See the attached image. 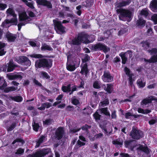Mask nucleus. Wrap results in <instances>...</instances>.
<instances>
[{"instance_id":"obj_35","label":"nucleus","mask_w":157,"mask_h":157,"mask_svg":"<svg viewBox=\"0 0 157 157\" xmlns=\"http://www.w3.org/2000/svg\"><path fill=\"white\" fill-rule=\"evenodd\" d=\"M151 111L148 109L144 110L141 108H139L138 109V112L140 113L143 114L148 113L151 112Z\"/></svg>"},{"instance_id":"obj_56","label":"nucleus","mask_w":157,"mask_h":157,"mask_svg":"<svg viewBox=\"0 0 157 157\" xmlns=\"http://www.w3.org/2000/svg\"><path fill=\"white\" fill-rule=\"evenodd\" d=\"M7 77L9 80L15 79L14 75H12L8 74L7 75Z\"/></svg>"},{"instance_id":"obj_31","label":"nucleus","mask_w":157,"mask_h":157,"mask_svg":"<svg viewBox=\"0 0 157 157\" xmlns=\"http://www.w3.org/2000/svg\"><path fill=\"white\" fill-rule=\"evenodd\" d=\"M10 23H11L9 20L6 19L2 23L1 25L3 27L8 28L10 26Z\"/></svg>"},{"instance_id":"obj_26","label":"nucleus","mask_w":157,"mask_h":157,"mask_svg":"<svg viewBox=\"0 0 157 157\" xmlns=\"http://www.w3.org/2000/svg\"><path fill=\"white\" fill-rule=\"evenodd\" d=\"M93 134V135L91 134L89 136L90 140L92 141L102 136V134L101 133H99L96 135L95 134L94 135V133Z\"/></svg>"},{"instance_id":"obj_47","label":"nucleus","mask_w":157,"mask_h":157,"mask_svg":"<svg viewBox=\"0 0 157 157\" xmlns=\"http://www.w3.org/2000/svg\"><path fill=\"white\" fill-rule=\"evenodd\" d=\"M52 120L49 119L46 120L44 121H43V123L44 124L48 125L52 124Z\"/></svg>"},{"instance_id":"obj_15","label":"nucleus","mask_w":157,"mask_h":157,"mask_svg":"<svg viewBox=\"0 0 157 157\" xmlns=\"http://www.w3.org/2000/svg\"><path fill=\"white\" fill-rule=\"evenodd\" d=\"M129 55V57H130L132 56V52L130 51H128L125 54L121 53L120 54V56L121 58L122 59V63L123 64H124L127 61V58L125 57V56H128Z\"/></svg>"},{"instance_id":"obj_29","label":"nucleus","mask_w":157,"mask_h":157,"mask_svg":"<svg viewBox=\"0 0 157 157\" xmlns=\"http://www.w3.org/2000/svg\"><path fill=\"white\" fill-rule=\"evenodd\" d=\"M5 46V44L0 42V56L4 55L6 52L4 51V48Z\"/></svg>"},{"instance_id":"obj_20","label":"nucleus","mask_w":157,"mask_h":157,"mask_svg":"<svg viewBox=\"0 0 157 157\" xmlns=\"http://www.w3.org/2000/svg\"><path fill=\"white\" fill-rule=\"evenodd\" d=\"M137 84L139 88H143L145 86L146 82L144 78L141 77L137 80Z\"/></svg>"},{"instance_id":"obj_14","label":"nucleus","mask_w":157,"mask_h":157,"mask_svg":"<svg viewBox=\"0 0 157 157\" xmlns=\"http://www.w3.org/2000/svg\"><path fill=\"white\" fill-rule=\"evenodd\" d=\"M155 100V97L150 96L143 100L141 102V105L143 106V107H144V105H145L148 103H150L152 100Z\"/></svg>"},{"instance_id":"obj_45","label":"nucleus","mask_w":157,"mask_h":157,"mask_svg":"<svg viewBox=\"0 0 157 157\" xmlns=\"http://www.w3.org/2000/svg\"><path fill=\"white\" fill-rule=\"evenodd\" d=\"M98 110H97V112H96L95 113H94L93 115V116L94 117V118L95 119L96 121H97L98 120H99L100 119V117H101V115L99 114L98 113Z\"/></svg>"},{"instance_id":"obj_51","label":"nucleus","mask_w":157,"mask_h":157,"mask_svg":"<svg viewBox=\"0 0 157 157\" xmlns=\"http://www.w3.org/2000/svg\"><path fill=\"white\" fill-rule=\"evenodd\" d=\"M23 74L21 73H18L14 75L15 79H21L22 77Z\"/></svg>"},{"instance_id":"obj_44","label":"nucleus","mask_w":157,"mask_h":157,"mask_svg":"<svg viewBox=\"0 0 157 157\" xmlns=\"http://www.w3.org/2000/svg\"><path fill=\"white\" fill-rule=\"evenodd\" d=\"M72 103L75 105H77L79 103V100L75 97H74L72 100Z\"/></svg>"},{"instance_id":"obj_62","label":"nucleus","mask_w":157,"mask_h":157,"mask_svg":"<svg viewBox=\"0 0 157 157\" xmlns=\"http://www.w3.org/2000/svg\"><path fill=\"white\" fill-rule=\"evenodd\" d=\"M15 127V124H12L10 126L7 128V130L8 131H11Z\"/></svg>"},{"instance_id":"obj_60","label":"nucleus","mask_w":157,"mask_h":157,"mask_svg":"<svg viewBox=\"0 0 157 157\" xmlns=\"http://www.w3.org/2000/svg\"><path fill=\"white\" fill-rule=\"evenodd\" d=\"M157 121L156 119H152L149 121V123L150 125H152L155 124Z\"/></svg>"},{"instance_id":"obj_32","label":"nucleus","mask_w":157,"mask_h":157,"mask_svg":"<svg viewBox=\"0 0 157 157\" xmlns=\"http://www.w3.org/2000/svg\"><path fill=\"white\" fill-rule=\"evenodd\" d=\"M45 140V137L44 136H41L37 141L36 146V147H38L39 146L40 144Z\"/></svg>"},{"instance_id":"obj_61","label":"nucleus","mask_w":157,"mask_h":157,"mask_svg":"<svg viewBox=\"0 0 157 157\" xmlns=\"http://www.w3.org/2000/svg\"><path fill=\"white\" fill-rule=\"evenodd\" d=\"M111 117L112 119H116V118L117 115L116 114V112L115 111H114L112 113Z\"/></svg>"},{"instance_id":"obj_64","label":"nucleus","mask_w":157,"mask_h":157,"mask_svg":"<svg viewBox=\"0 0 157 157\" xmlns=\"http://www.w3.org/2000/svg\"><path fill=\"white\" fill-rule=\"evenodd\" d=\"M45 104L44 103L41 105L40 107L38 108V109L40 110H44L45 109Z\"/></svg>"},{"instance_id":"obj_17","label":"nucleus","mask_w":157,"mask_h":157,"mask_svg":"<svg viewBox=\"0 0 157 157\" xmlns=\"http://www.w3.org/2000/svg\"><path fill=\"white\" fill-rule=\"evenodd\" d=\"M150 7L153 11L157 12V0H153L150 4Z\"/></svg>"},{"instance_id":"obj_6","label":"nucleus","mask_w":157,"mask_h":157,"mask_svg":"<svg viewBox=\"0 0 157 157\" xmlns=\"http://www.w3.org/2000/svg\"><path fill=\"white\" fill-rule=\"evenodd\" d=\"M53 22L55 25V29L58 33L61 34L65 32V27L63 26L61 22L59 21L58 19L53 20Z\"/></svg>"},{"instance_id":"obj_46","label":"nucleus","mask_w":157,"mask_h":157,"mask_svg":"<svg viewBox=\"0 0 157 157\" xmlns=\"http://www.w3.org/2000/svg\"><path fill=\"white\" fill-rule=\"evenodd\" d=\"M151 19L154 22V24H157V14H155L152 15Z\"/></svg>"},{"instance_id":"obj_33","label":"nucleus","mask_w":157,"mask_h":157,"mask_svg":"<svg viewBox=\"0 0 157 157\" xmlns=\"http://www.w3.org/2000/svg\"><path fill=\"white\" fill-rule=\"evenodd\" d=\"M92 112V109L90 107L85 108L83 110V113L85 114H90Z\"/></svg>"},{"instance_id":"obj_40","label":"nucleus","mask_w":157,"mask_h":157,"mask_svg":"<svg viewBox=\"0 0 157 157\" xmlns=\"http://www.w3.org/2000/svg\"><path fill=\"white\" fill-rule=\"evenodd\" d=\"M40 77L44 78H49V76L48 74L44 72H41L40 74Z\"/></svg>"},{"instance_id":"obj_10","label":"nucleus","mask_w":157,"mask_h":157,"mask_svg":"<svg viewBox=\"0 0 157 157\" xmlns=\"http://www.w3.org/2000/svg\"><path fill=\"white\" fill-rule=\"evenodd\" d=\"M102 79L104 82H109L113 80V77L110 75L109 72L105 71L102 76Z\"/></svg>"},{"instance_id":"obj_63","label":"nucleus","mask_w":157,"mask_h":157,"mask_svg":"<svg viewBox=\"0 0 157 157\" xmlns=\"http://www.w3.org/2000/svg\"><path fill=\"white\" fill-rule=\"evenodd\" d=\"M88 1L86 2V6H90L92 4V3L93 1V0H88Z\"/></svg>"},{"instance_id":"obj_1","label":"nucleus","mask_w":157,"mask_h":157,"mask_svg":"<svg viewBox=\"0 0 157 157\" xmlns=\"http://www.w3.org/2000/svg\"><path fill=\"white\" fill-rule=\"evenodd\" d=\"M94 40V35H87L84 33H82L78 35L72 40V44L74 45H78L82 42L88 44L92 42Z\"/></svg>"},{"instance_id":"obj_43","label":"nucleus","mask_w":157,"mask_h":157,"mask_svg":"<svg viewBox=\"0 0 157 157\" xmlns=\"http://www.w3.org/2000/svg\"><path fill=\"white\" fill-rule=\"evenodd\" d=\"M67 69L70 71H73L75 70V67L74 65L67 64Z\"/></svg>"},{"instance_id":"obj_13","label":"nucleus","mask_w":157,"mask_h":157,"mask_svg":"<svg viewBox=\"0 0 157 157\" xmlns=\"http://www.w3.org/2000/svg\"><path fill=\"white\" fill-rule=\"evenodd\" d=\"M63 133V128L61 127L59 128L56 131V138L58 140L60 139L62 137Z\"/></svg>"},{"instance_id":"obj_55","label":"nucleus","mask_w":157,"mask_h":157,"mask_svg":"<svg viewBox=\"0 0 157 157\" xmlns=\"http://www.w3.org/2000/svg\"><path fill=\"white\" fill-rule=\"evenodd\" d=\"M24 150L21 148H19L16 152V154L21 155L23 153Z\"/></svg>"},{"instance_id":"obj_27","label":"nucleus","mask_w":157,"mask_h":157,"mask_svg":"<svg viewBox=\"0 0 157 157\" xmlns=\"http://www.w3.org/2000/svg\"><path fill=\"white\" fill-rule=\"evenodd\" d=\"M13 18L9 20L11 23L13 25H17V14L12 16Z\"/></svg>"},{"instance_id":"obj_42","label":"nucleus","mask_w":157,"mask_h":157,"mask_svg":"<svg viewBox=\"0 0 157 157\" xmlns=\"http://www.w3.org/2000/svg\"><path fill=\"white\" fill-rule=\"evenodd\" d=\"M12 99L16 101L19 102L22 101V98L20 96H17L13 97Z\"/></svg>"},{"instance_id":"obj_25","label":"nucleus","mask_w":157,"mask_h":157,"mask_svg":"<svg viewBox=\"0 0 157 157\" xmlns=\"http://www.w3.org/2000/svg\"><path fill=\"white\" fill-rule=\"evenodd\" d=\"M6 13L7 15V16H9L10 15L12 16H14L16 15L15 14L14 10L12 8H8L6 11Z\"/></svg>"},{"instance_id":"obj_30","label":"nucleus","mask_w":157,"mask_h":157,"mask_svg":"<svg viewBox=\"0 0 157 157\" xmlns=\"http://www.w3.org/2000/svg\"><path fill=\"white\" fill-rule=\"evenodd\" d=\"M99 111L101 112V113H103L104 114L110 117V114L109 111L107 110V108H104L100 109Z\"/></svg>"},{"instance_id":"obj_38","label":"nucleus","mask_w":157,"mask_h":157,"mask_svg":"<svg viewBox=\"0 0 157 157\" xmlns=\"http://www.w3.org/2000/svg\"><path fill=\"white\" fill-rule=\"evenodd\" d=\"M23 2L25 3V4L29 7L32 9L34 8L33 4L32 3L29 2L27 1V0H21ZM29 1H31V0H28Z\"/></svg>"},{"instance_id":"obj_24","label":"nucleus","mask_w":157,"mask_h":157,"mask_svg":"<svg viewBox=\"0 0 157 157\" xmlns=\"http://www.w3.org/2000/svg\"><path fill=\"white\" fill-rule=\"evenodd\" d=\"M149 12L147 9H144L141 11L139 16H140V15H143L146 17L149 15Z\"/></svg>"},{"instance_id":"obj_18","label":"nucleus","mask_w":157,"mask_h":157,"mask_svg":"<svg viewBox=\"0 0 157 157\" xmlns=\"http://www.w3.org/2000/svg\"><path fill=\"white\" fill-rule=\"evenodd\" d=\"M6 36L8 41L10 42L14 41L16 38L15 35L10 33H7L6 34Z\"/></svg>"},{"instance_id":"obj_57","label":"nucleus","mask_w":157,"mask_h":157,"mask_svg":"<svg viewBox=\"0 0 157 157\" xmlns=\"http://www.w3.org/2000/svg\"><path fill=\"white\" fill-rule=\"evenodd\" d=\"M90 128V127L87 125H85L83 126L82 127V129L83 130H85V132H86V133H87L88 132V131L87 130V129H88V128Z\"/></svg>"},{"instance_id":"obj_19","label":"nucleus","mask_w":157,"mask_h":157,"mask_svg":"<svg viewBox=\"0 0 157 157\" xmlns=\"http://www.w3.org/2000/svg\"><path fill=\"white\" fill-rule=\"evenodd\" d=\"M139 19L137 21V25L140 27L142 28L144 26L146 21L143 18H141L140 16L138 17Z\"/></svg>"},{"instance_id":"obj_16","label":"nucleus","mask_w":157,"mask_h":157,"mask_svg":"<svg viewBox=\"0 0 157 157\" xmlns=\"http://www.w3.org/2000/svg\"><path fill=\"white\" fill-rule=\"evenodd\" d=\"M124 71L126 74L129 77V84L130 85H132L133 84V80L132 78V74L131 73L129 69L126 67H124Z\"/></svg>"},{"instance_id":"obj_34","label":"nucleus","mask_w":157,"mask_h":157,"mask_svg":"<svg viewBox=\"0 0 157 157\" xmlns=\"http://www.w3.org/2000/svg\"><path fill=\"white\" fill-rule=\"evenodd\" d=\"M41 49L42 50H52V49L48 45L44 44L42 45L41 48Z\"/></svg>"},{"instance_id":"obj_9","label":"nucleus","mask_w":157,"mask_h":157,"mask_svg":"<svg viewBox=\"0 0 157 157\" xmlns=\"http://www.w3.org/2000/svg\"><path fill=\"white\" fill-rule=\"evenodd\" d=\"M91 49L94 51L103 50L105 52L109 50V49L104 45L100 43L92 45Z\"/></svg>"},{"instance_id":"obj_58","label":"nucleus","mask_w":157,"mask_h":157,"mask_svg":"<svg viewBox=\"0 0 157 157\" xmlns=\"http://www.w3.org/2000/svg\"><path fill=\"white\" fill-rule=\"evenodd\" d=\"M81 6L80 5L76 7V9L78 10L77 12V13L79 16H80L81 13V11L80 10V9H81Z\"/></svg>"},{"instance_id":"obj_59","label":"nucleus","mask_w":157,"mask_h":157,"mask_svg":"<svg viewBox=\"0 0 157 157\" xmlns=\"http://www.w3.org/2000/svg\"><path fill=\"white\" fill-rule=\"evenodd\" d=\"M31 57H33L35 58H42L43 57L42 55L40 54H34L30 55Z\"/></svg>"},{"instance_id":"obj_49","label":"nucleus","mask_w":157,"mask_h":157,"mask_svg":"<svg viewBox=\"0 0 157 157\" xmlns=\"http://www.w3.org/2000/svg\"><path fill=\"white\" fill-rule=\"evenodd\" d=\"M90 59V58L88 55L87 54H85L84 55V58L82 59L83 63H86V62L89 60Z\"/></svg>"},{"instance_id":"obj_5","label":"nucleus","mask_w":157,"mask_h":157,"mask_svg":"<svg viewBox=\"0 0 157 157\" xmlns=\"http://www.w3.org/2000/svg\"><path fill=\"white\" fill-rule=\"evenodd\" d=\"M3 83L2 86L0 87V90L6 93L13 91L17 89V87L10 86L5 88L7 86V82L3 77L0 78V85Z\"/></svg>"},{"instance_id":"obj_41","label":"nucleus","mask_w":157,"mask_h":157,"mask_svg":"<svg viewBox=\"0 0 157 157\" xmlns=\"http://www.w3.org/2000/svg\"><path fill=\"white\" fill-rule=\"evenodd\" d=\"M140 150L145 152L146 153H147L148 152V148L146 147H144L140 145L139 147Z\"/></svg>"},{"instance_id":"obj_36","label":"nucleus","mask_w":157,"mask_h":157,"mask_svg":"<svg viewBox=\"0 0 157 157\" xmlns=\"http://www.w3.org/2000/svg\"><path fill=\"white\" fill-rule=\"evenodd\" d=\"M105 90L109 93H111L113 90V85L111 84H108Z\"/></svg>"},{"instance_id":"obj_21","label":"nucleus","mask_w":157,"mask_h":157,"mask_svg":"<svg viewBox=\"0 0 157 157\" xmlns=\"http://www.w3.org/2000/svg\"><path fill=\"white\" fill-rule=\"evenodd\" d=\"M25 62H27L29 64H30V62L28 58L25 56H21L19 57V59L18 60V62L19 63H23Z\"/></svg>"},{"instance_id":"obj_52","label":"nucleus","mask_w":157,"mask_h":157,"mask_svg":"<svg viewBox=\"0 0 157 157\" xmlns=\"http://www.w3.org/2000/svg\"><path fill=\"white\" fill-rule=\"evenodd\" d=\"M93 87L96 89H99L100 87L99 83L97 81L94 82L93 84Z\"/></svg>"},{"instance_id":"obj_50","label":"nucleus","mask_w":157,"mask_h":157,"mask_svg":"<svg viewBox=\"0 0 157 157\" xmlns=\"http://www.w3.org/2000/svg\"><path fill=\"white\" fill-rule=\"evenodd\" d=\"M33 129L35 131H37L39 127L38 124L37 123L34 122V123L33 124Z\"/></svg>"},{"instance_id":"obj_11","label":"nucleus","mask_w":157,"mask_h":157,"mask_svg":"<svg viewBox=\"0 0 157 157\" xmlns=\"http://www.w3.org/2000/svg\"><path fill=\"white\" fill-rule=\"evenodd\" d=\"M36 2L38 5L44 6L49 8L52 7V5L51 3L46 0H36Z\"/></svg>"},{"instance_id":"obj_28","label":"nucleus","mask_w":157,"mask_h":157,"mask_svg":"<svg viewBox=\"0 0 157 157\" xmlns=\"http://www.w3.org/2000/svg\"><path fill=\"white\" fill-rule=\"evenodd\" d=\"M62 89L63 91L65 92H69L71 90V85L68 84L67 86H63L62 87Z\"/></svg>"},{"instance_id":"obj_23","label":"nucleus","mask_w":157,"mask_h":157,"mask_svg":"<svg viewBox=\"0 0 157 157\" xmlns=\"http://www.w3.org/2000/svg\"><path fill=\"white\" fill-rule=\"evenodd\" d=\"M123 141L122 140L117 139L113 141V143L116 147H120L123 144Z\"/></svg>"},{"instance_id":"obj_4","label":"nucleus","mask_w":157,"mask_h":157,"mask_svg":"<svg viewBox=\"0 0 157 157\" xmlns=\"http://www.w3.org/2000/svg\"><path fill=\"white\" fill-rule=\"evenodd\" d=\"M52 65V61L50 59H42L36 61L35 63V67L38 68L42 67L49 68Z\"/></svg>"},{"instance_id":"obj_2","label":"nucleus","mask_w":157,"mask_h":157,"mask_svg":"<svg viewBox=\"0 0 157 157\" xmlns=\"http://www.w3.org/2000/svg\"><path fill=\"white\" fill-rule=\"evenodd\" d=\"M118 13L121 14L119 16V19L124 21H130L132 19V15L131 12L129 10L119 9L117 10Z\"/></svg>"},{"instance_id":"obj_54","label":"nucleus","mask_w":157,"mask_h":157,"mask_svg":"<svg viewBox=\"0 0 157 157\" xmlns=\"http://www.w3.org/2000/svg\"><path fill=\"white\" fill-rule=\"evenodd\" d=\"M7 7V5L5 4L0 3V10H3Z\"/></svg>"},{"instance_id":"obj_7","label":"nucleus","mask_w":157,"mask_h":157,"mask_svg":"<svg viewBox=\"0 0 157 157\" xmlns=\"http://www.w3.org/2000/svg\"><path fill=\"white\" fill-rule=\"evenodd\" d=\"M50 151V150L49 149H43L37 151L33 155H29L27 157H41L49 153Z\"/></svg>"},{"instance_id":"obj_53","label":"nucleus","mask_w":157,"mask_h":157,"mask_svg":"<svg viewBox=\"0 0 157 157\" xmlns=\"http://www.w3.org/2000/svg\"><path fill=\"white\" fill-rule=\"evenodd\" d=\"M109 103V102L108 100L107 99H106L103 101L101 102L100 104H101V105L104 107L108 105Z\"/></svg>"},{"instance_id":"obj_3","label":"nucleus","mask_w":157,"mask_h":157,"mask_svg":"<svg viewBox=\"0 0 157 157\" xmlns=\"http://www.w3.org/2000/svg\"><path fill=\"white\" fill-rule=\"evenodd\" d=\"M30 19L25 12L23 11L19 13V19L21 22L17 25L18 30L20 31L22 26H24L28 23Z\"/></svg>"},{"instance_id":"obj_39","label":"nucleus","mask_w":157,"mask_h":157,"mask_svg":"<svg viewBox=\"0 0 157 157\" xmlns=\"http://www.w3.org/2000/svg\"><path fill=\"white\" fill-rule=\"evenodd\" d=\"M141 43L142 47L145 49H147L149 47L150 43L148 40L143 41Z\"/></svg>"},{"instance_id":"obj_8","label":"nucleus","mask_w":157,"mask_h":157,"mask_svg":"<svg viewBox=\"0 0 157 157\" xmlns=\"http://www.w3.org/2000/svg\"><path fill=\"white\" fill-rule=\"evenodd\" d=\"M130 135L132 138L138 139L142 137L143 132L141 131L133 129L130 134Z\"/></svg>"},{"instance_id":"obj_48","label":"nucleus","mask_w":157,"mask_h":157,"mask_svg":"<svg viewBox=\"0 0 157 157\" xmlns=\"http://www.w3.org/2000/svg\"><path fill=\"white\" fill-rule=\"evenodd\" d=\"M148 52L151 55L156 54L157 55V48H153L151 50H149Z\"/></svg>"},{"instance_id":"obj_22","label":"nucleus","mask_w":157,"mask_h":157,"mask_svg":"<svg viewBox=\"0 0 157 157\" xmlns=\"http://www.w3.org/2000/svg\"><path fill=\"white\" fill-rule=\"evenodd\" d=\"M130 0H127V1H123L122 2L117 4L116 5V7L119 8L122 6H125L126 5L129 4L131 2Z\"/></svg>"},{"instance_id":"obj_37","label":"nucleus","mask_w":157,"mask_h":157,"mask_svg":"<svg viewBox=\"0 0 157 157\" xmlns=\"http://www.w3.org/2000/svg\"><path fill=\"white\" fill-rule=\"evenodd\" d=\"M14 67V64L12 63V62H10L9 63V64L8 65L7 71L9 72L13 71V70Z\"/></svg>"},{"instance_id":"obj_12","label":"nucleus","mask_w":157,"mask_h":157,"mask_svg":"<svg viewBox=\"0 0 157 157\" xmlns=\"http://www.w3.org/2000/svg\"><path fill=\"white\" fill-rule=\"evenodd\" d=\"M81 69L80 72V73L82 75H85V76H86L89 72L87 64L86 63H83L81 65Z\"/></svg>"}]
</instances>
